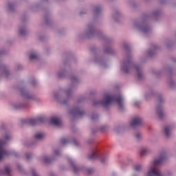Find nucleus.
Here are the masks:
<instances>
[{
  "label": "nucleus",
  "instance_id": "nucleus-12",
  "mask_svg": "<svg viewBox=\"0 0 176 176\" xmlns=\"http://www.w3.org/2000/svg\"><path fill=\"white\" fill-rule=\"evenodd\" d=\"M34 137L35 138H36V140H42V138L45 137V134L38 133H36Z\"/></svg>",
  "mask_w": 176,
  "mask_h": 176
},
{
  "label": "nucleus",
  "instance_id": "nucleus-2",
  "mask_svg": "<svg viewBox=\"0 0 176 176\" xmlns=\"http://www.w3.org/2000/svg\"><path fill=\"white\" fill-rule=\"evenodd\" d=\"M104 101L100 103H94V105H97L98 104H101L103 107H108V105H111L112 102H116L119 107H122V101H123V98H122L121 96H111L109 94H106L104 96Z\"/></svg>",
  "mask_w": 176,
  "mask_h": 176
},
{
  "label": "nucleus",
  "instance_id": "nucleus-30",
  "mask_svg": "<svg viewBox=\"0 0 176 176\" xmlns=\"http://www.w3.org/2000/svg\"><path fill=\"white\" fill-rule=\"evenodd\" d=\"M74 145H78V144L76 143V142H74Z\"/></svg>",
  "mask_w": 176,
  "mask_h": 176
},
{
  "label": "nucleus",
  "instance_id": "nucleus-19",
  "mask_svg": "<svg viewBox=\"0 0 176 176\" xmlns=\"http://www.w3.org/2000/svg\"><path fill=\"white\" fill-rule=\"evenodd\" d=\"M135 171H140L141 170V165H137L135 167Z\"/></svg>",
  "mask_w": 176,
  "mask_h": 176
},
{
  "label": "nucleus",
  "instance_id": "nucleus-1",
  "mask_svg": "<svg viewBox=\"0 0 176 176\" xmlns=\"http://www.w3.org/2000/svg\"><path fill=\"white\" fill-rule=\"evenodd\" d=\"M166 153L162 152L160 154V159L154 160L153 166L151 167L148 170V176H162L160 170L156 168V166H160V164H163V163H164V160H166Z\"/></svg>",
  "mask_w": 176,
  "mask_h": 176
},
{
  "label": "nucleus",
  "instance_id": "nucleus-3",
  "mask_svg": "<svg viewBox=\"0 0 176 176\" xmlns=\"http://www.w3.org/2000/svg\"><path fill=\"white\" fill-rule=\"evenodd\" d=\"M38 122L41 123L45 122V117H40L38 119H30L27 120H23V123H28V124H30V126H35Z\"/></svg>",
  "mask_w": 176,
  "mask_h": 176
},
{
  "label": "nucleus",
  "instance_id": "nucleus-13",
  "mask_svg": "<svg viewBox=\"0 0 176 176\" xmlns=\"http://www.w3.org/2000/svg\"><path fill=\"white\" fill-rule=\"evenodd\" d=\"M170 126H166L164 129V133L166 135V137H170Z\"/></svg>",
  "mask_w": 176,
  "mask_h": 176
},
{
  "label": "nucleus",
  "instance_id": "nucleus-23",
  "mask_svg": "<svg viewBox=\"0 0 176 176\" xmlns=\"http://www.w3.org/2000/svg\"><path fill=\"white\" fill-rule=\"evenodd\" d=\"M101 10V8L97 7L95 10V13H98Z\"/></svg>",
  "mask_w": 176,
  "mask_h": 176
},
{
  "label": "nucleus",
  "instance_id": "nucleus-4",
  "mask_svg": "<svg viewBox=\"0 0 176 176\" xmlns=\"http://www.w3.org/2000/svg\"><path fill=\"white\" fill-rule=\"evenodd\" d=\"M6 142L0 140V160H2L6 155H8V151L4 149L3 145H5Z\"/></svg>",
  "mask_w": 176,
  "mask_h": 176
},
{
  "label": "nucleus",
  "instance_id": "nucleus-9",
  "mask_svg": "<svg viewBox=\"0 0 176 176\" xmlns=\"http://www.w3.org/2000/svg\"><path fill=\"white\" fill-rule=\"evenodd\" d=\"M72 113L78 115V116H82V115H85V111H80V109L79 108H76L72 111Z\"/></svg>",
  "mask_w": 176,
  "mask_h": 176
},
{
  "label": "nucleus",
  "instance_id": "nucleus-16",
  "mask_svg": "<svg viewBox=\"0 0 176 176\" xmlns=\"http://www.w3.org/2000/svg\"><path fill=\"white\" fill-rule=\"evenodd\" d=\"M136 69L138 71V79H142V73H141L140 72V69L138 67H136Z\"/></svg>",
  "mask_w": 176,
  "mask_h": 176
},
{
  "label": "nucleus",
  "instance_id": "nucleus-8",
  "mask_svg": "<svg viewBox=\"0 0 176 176\" xmlns=\"http://www.w3.org/2000/svg\"><path fill=\"white\" fill-rule=\"evenodd\" d=\"M130 65V60H128L127 62H124L123 63L122 66V71L125 72V74H127L129 72V66Z\"/></svg>",
  "mask_w": 176,
  "mask_h": 176
},
{
  "label": "nucleus",
  "instance_id": "nucleus-17",
  "mask_svg": "<svg viewBox=\"0 0 176 176\" xmlns=\"http://www.w3.org/2000/svg\"><path fill=\"white\" fill-rule=\"evenodd\" d=\"M148 152V148H142L141 151V155H145V153H147Z\"/></svg>",
  "mask_w": 176,
  "mask_h": 176
},
{
  "label": "nucleus",
  "instance_id": "nucleus-28",
  "mask_svg": "<svg viewBox=\"0 0 176 176\" xmlns=\"http://www.w3.org/2000/svg\"><path fill=\"white\" fill-rule=\"evenodd\" d=\"M96 118H97V116H96V115L92 116H91L92 120H94V119H96Z\"/></svg>",
  "mask_w": 176,
  "mask_h": 176
},
{
  "label": "nucleus",
  "instance_id": "nucleus-24",
  "mask_svg": "<svg viewBox=\"0 0 176 176\" xmlns=\"http://www.w3.org/2000/svg\"><path fill=\"white\" fill-rule=\"evenodd\" d=\"M107 160V157H102V159H101V163H105V161H106Z\"/></svg>",
  "mask_w": 176,
  "mask_h": 176
},
{
  "label": "nucleus",
  "instance_id": "nucleus-25",
  "mask_svg": "<svg viewBox=\"0 0 176 176\" xmlns=\"http://www.w3.org/2000/svg\"><path fill=\"white\" fill-rule=\"evenodd\" d=\"M10 136L9 135H6V136H5V140H10Z\"/></svg>",
  "mask_w": 176,
  "mask_h": 176
},
{
  "label": "nucleus",
  "instance_id": "nucleus-11",
  "mask_svg": "<svg viewBox=\"0 0 176 176\" xmlns=\"http://www.w3.org/2000/svg\"><path fill=\"white\" fill-rule=\"evenodd\" d=\"M68 161L70 162V163L74 168V173H78V171H79V170H80L79 168H78L76 166H75V164H74V162H72V160L69 159Z\"/></svg>",
  "mask_w": 176,
  "mask_h": 176
},
{
  "label": "nucleus",
  "instance_id": "nucleus-21",
  "mask_svg": "<svg viewBox=\"0 0 176 176\" xmlns=\"http://www.w3.org/2000/svg\"><path fill=\"white\" fill-rule=\"evenodd\" d=\"M45 163H50V158L46 157L44 160Z\"/></svg>",
  "mask_w": 176,
  "mask_h": 176
},
{
  "label": "nucleus",
  "instance_id": "nucleus-7",
  "mask_svg": "<svg viewBox=\"0 0 176 176\" xmlns=\"http://www.w3.org/2000/svg\"><path fill=\"white\" fill-rule=\"evenodd\" d=\"M51 123L54 124V126H61V119L58 117H52L51 118Z\"/></svg>",
  "mask_w": 176,
  "mask_h": 176
},
{
  "label": "nucleus",
  "instance_id": "nucleus-6",
  "mask_svg": "<svg viewBox=\"0 0 176 176\" xmlns=\"http://www.w3.org/2000/svg\"><path fill=\"white\" fill-rule=\"evenodd\" d=\"M142 123V120L140 118H135L131 122V127L140 126Z\"/></svg>",
  "mask_w": 176,
  "mask_h": 176
},
{
  "label": "nucleus",
  "instance_id": "nucleus-18",
  "mask_svg": "<svg viewBox=\"0 0 176 176\" xmlns=\"http://www.w3.org/2000/svg\"><path fill=\"white\" fill-rule=\"evenodd\" d=\"M60 142L61 144H63V145H65V144H67V142H68V140H67V139L65 138H63L61 139Z\"/></svg>",
  "mask_w": 176,
  "mask_h": 176
},
{
  "label": "nucleus",
  "instance_id": "nucleus-26",
  "mask_svg": "<svg viewBox=\"0 0 176 176\" xmlns=\"http://www.w3.org/2000/svg\"><path fill=\"white\" fill-rule=\"evenodd\" d=\"M135 137L138 140H140V137H141V135H140V133H137Z\"/></svg>",
  "mask_w": 176,
  "mask_h": 176
},
{
  "label": "nucleus",
  "instance_id": "nucleus-22",
  "mask_svg": "<svg viewBox=\"0 0 176 176\" xmlns=\"http://www.w3.org/2000/svg\"><path fill=\"white\" fill-rule=\"evenodd\" d=\"M94 171V170L93 168L87 169L88 174H91V173H93Z\"/></svg>",
  "mask_w": 176,
  "mask_h": 176
},
{
  "label": "nucleus",
  "instance_id": "nucleus-20",
  "mask_svg": "<svg viewBox=\"0 0 176 176\" xmlns=\"http://www.w3.org/2000/svg\"><path fill=\"white\" fill-rule=\"evenodd\" d=\"M20 34H21V35H24V34H25V30L21 29L20 30Z\"/></svg>",
  "mask_w": 176,
  "mask_h": 176
},
{
  "label": "nucleus",
  "instance_id": "nucleus-10",
  "mask_svg": "<svg viewBox=\"0 0 176 176\" xmlns=\"http://www.w3.org/2000/svg\"><path fill=\"white\" fill-rule=\"evenodd\" d=\"M157 112L158 113L159 118L162 119L163 116H164V114L163 113V109L162 108V106H158L157 107Z\"/></svg>",
  "mask_w": 176,
  "mask_h": 176
},
{
  "label": "nucleus",
  "instance_id": "nucleus-29",
  "mask_svg": "<svg viewBox=\"0 0 176 176\" xmlns=\"http://www.w3.org/2000/svg\"><path fill=\"white\" fill-rule=\"evenodd\" d=\"M58 154H59L58 151H55V155H58Z\"/></svg>",
  "mask_w": 176,
  "mask_h": 176
},
{
  "label": "nucleus",
  "instance_id": "nucleus-27",
  "mask_svg": "<svg viewBox=\"0 0 176 176\" xmlns=\"http://www.w3.org/2000/svg\"><path fill=\"white\" fill-rule=\"evenodd\" d=\"M31 154H28V155H26V159H31Z\"/></svg>",
  "mask_w": 176,
  "mask_h": 176
},
{
  "label": "nucleus",
  "instance_id": "nucleus-31",
  "mask_svg": "<svg viewBox=\"0 0 176 176\" xmlns=\"http://www.w3.org/2000/svg\"><path fill=\"white\" fill-rule=\"evenodd\" d=\"M1 173H2V172L0 170V174H1Z\"/></svg>",
  "mask_w": 176,
  "mask_h": 176
},
{
  "label": "nucleus",
  "instance_id": "nucleus-14",
  "mask_svg": "<svg viewBox=\"0 0 176 176\" xmlns=\"http://www.w3.org/2000/svg\"><path fill=\"white\" fill-rule=\"evenodd\" d=\"M4 173L10 176V168L6 166L4 170Z\"/></svg>",
  "mask_w": 176,
  "mask_h": 176
},
{
  "label": "nucleus",
  "instance_id": "nucleus-15",
  "mask_svg": "<svg viewBox=\"0 0 176 176\" xmlns=\"http://www.w3.org/2000/svg\"><path fill=\"white\" fill-rule=\"evenodd\" d=\"M30 60H36V58H38V55L35 54H31L30 56Z\"/></svg>",
  "mask_w": 176,
  "mask_h": 176
},
{
  "label": "nucleus",
  "instance_id": "nucleus-5",
  "mask_svg": "<svg viewBox=\"0 0 176 176\" xmlns=\"http://www.w3.org/2000/svg\"><path fill=\"white\" fill-rule=\"evenodd\" d=\"M101 155L98 153L97 150L94 151L91 154L89 155L88 158L89 160H96V159H98Z\"/></svg>",
  "mask_w": 176,
  "mask_h": 176
}]
</instances>
